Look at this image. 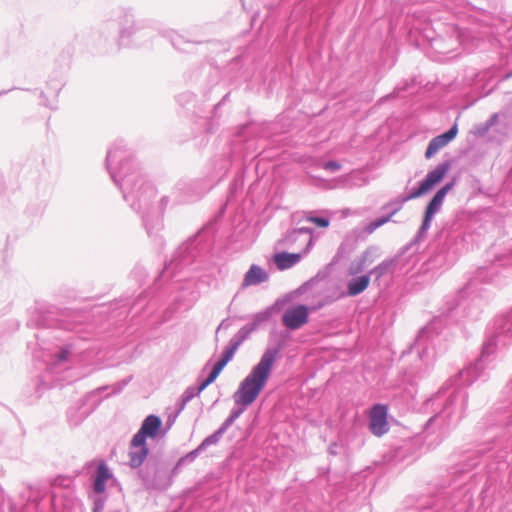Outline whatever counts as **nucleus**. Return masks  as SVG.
Returning a JSON list of instances; mask_svg holds the SVG:
<instances>
[{
  "label": "nucleus",
  "mask_w": 512,
  "mask_h": 512,
  "mask_svg": "<svg viewBox=\"0 0 512 512\" xmlns=\"http://www.w3.org/2000/svg\"><path fill=\"white\" fill-rule=\"evenodd\" d=\"M458 133V125L455 123L448 131L445 133L434 137L428 144L427 149L425 151V157L431 158L434 156L440 149L445 147L450 141H452Z\"/></svg>",
  "instance_id": "nucleus-11"
},
{
  "label": "nucleus",
  "mask_w": 512,
  "mask_h": 512,
  "mask_svg": "<svg viewBox=\"0 0 512 512\" xmlns=\"http://www.w3.org/2000/svg\"><path fill=\"white\" fill-rule=\"evenodd\" d=\"M98 511H99V507H96V508L94 509V512H98Z\"/></svg>",
  "instance_id": "nucleus-35"
},
{
  "label": "nucleus",
  "mask_w": 512,
  "mask_h": 512,
  "mask_svg": "<svg viewBox=\"0 0 512 512\" xmlns=\"http://www.w3.org/2000/svg\"><path fill=\"white\" fill-rule=\"evenodd\" d=\"M368 252H364L361 256L355 258L349 266V274L350 275H358L362 273L366 268V262L368 259Z\"/></svg>",
  "instance_id": "nucleus-21"
},
{
  "label": "nucleus",
  "mask_w": 512,
  "mask_h": 512,
  "mask_svg": "<svg viewBox=\"0 0 512 512\" xmlns=\"http://www.w3.org/2000/svg\"><path fill=\"white\" fill-rule=\"evenodd\" d=\"M396 261L393 259L384 260L378 266L370 271V275L375 277V280H378L384 275L391 274L393 272Z\"/></svg>",
  "instance_id": "nucleus-20"
},
{
  "label": "nucleus",
  "mask_w": 512,
  "mask_h": 512,
  "mask_svg": "<svg viewBox=\"0 0 512 512\" xmlns=\"http://www.w3.org/2000/svg\"><path fill=\"white\" fill-rule=\"evenodd\" d=\"M309 308L304 305H294L285 310L282 324L289 330H297L308 323Z\"/></svg>",
  "instance_id": "nucleus-6"
},
{
  "label": "nucleus",
  "mask_w": 512,
  "mask_h": 512,
  "mask_svg": "<svg viewBox=\"0 0 512 512\" xmlns=\"http://www.w3.org/2000/svg\"><path fill=\"white\" fill-rule=\"evenodd\" d=\"M323 3H330L332 0H319ZM303 9L306 10V12L310 11L311 15H318L320 14V9L317 7L316 0H302L300 3H298L294 9L292 14L297 16Z\"/></svg>",
  "instance_id": "nucleus-16"
},
{
  "label": "nucleus",
  "mask_w": 512,
  "mask_h": 512,
  "mask_svg": "<svg viewBox=\"0 0 512 512\" xmlns=\"http://www.w3.org/2000/svg\"><path fill=\"white\" fill-rule=\"evenodd\" d=\"M329 302H330V301H327V302H321V303H319V304H317V305H315V306H312L310 309H311V310L319 309V308L323 307L325 304H327V303H329Z\"/></svg>",
  "instance_id": "nucleus-30"
},
{
  "label": "nucleus",
  "mask_w": 512,
  "mask_h": 512,
  "mask_svg": "<svg viewBox=\"0 0 512 512\" xmlns=\"http://www.w3.org/2000/svg\"><path fill=\"white\" fill-rule=\"evenodd\" d=\"M302 257V253L281 252L274 255V263L280 270L291 268L297 264Z\"/></svg>",
  "instance_id": "nucleus-14"
},
{
  "label": "nucleus",
  "mask_w": 512,
  "mask_h": 512,
  "mask_svg": "<svg viewBox=\"0 0 512 512\" xmlns=\"http://www.w3.org/2000/svg\"><path fill=\"white\" fill-rule=\"evenodd\" d=\"M490 129V127L485 123L481 128H479L478 130V134L479 135H484L488 130Z\"/></svg>",
  "instance_id": "nucleus-29"
},
{
  "label": "nucleus",
  "mask_w": 512,
  "mask_h": 512,
  "mask_svg": "<svg viewBox=\"0 0 512 512\" xmlns=\"http://www.w3.org/2000/svg\"><path fill=\"white\" fill-rule=\"evenodd\" d=\"M391 219L390 216L385 215L380 218L375 219L374 221L370 222L369 228L371 231L375 230L376 228H379L380 226L384 225Z\"/></svg>",
  "instance_id": "nucleus-25"
},
{
  "label": "nucleus",
  "mask_w": 512,
  "mask_h": 512,
  "mask_svg": "<svg viewBox=\"0 0 512 512\" xmlns=\"http://www.w3.org/2000/svg\"><path fill=\"white\" fill-rule=\"evenodd\" d=\"M106 167L113 182L121 189L124 200L142 215L148 235L157 236L163 227L161 213L168 200L163 197L157 207L153 206L156 190L132 163L131 154L122 140L116 141L108 151Z\"/></svg>",
  "instance_id": "nucleus-1"
},
{
  "label": "nucleus",
  "mask_w": 512,
  "mask_h": 512,
  "mask_svg": "<svg viewBox=\"0 0 512 512\" xmlns=\"http://www.w3.org/2000/svg\"><path fill=\"white\" fill-rule=\"evenodd\" d=\"M498 119V114H492L491 117L487 120L486 124L491 128L493 125L496 124Z\"/></svg>",
  "instance_id": "nucleus-28"
},
{
  "label": "nucleus",
  "mask_w": 512,
  "mask_h": 512,
  "mask_svg": "<svg viewBox=\"0 0 512 512\" xmlns=\"http://www.w3.org/2000/svg\"><path fill=\"white\" fill-rule=\"evenodd\" d=\"M276 357L277 351L274 349H268L264 352L258 364L242 380L239 388L234 393V401L237 405L247 407L257 399L266 386Z\"/></svg>",
  "instance_id": "nucleus-2"
},
{
  "label": "nucleus",
  "mask_w": 512,
  "mask_h": 512,
  "mask_svg": "<svg viewBox=\"0 0 512 512\" xmlns=\"http://www.w3.org/2000/svg\"><path fill=\"white\" fill-rule=\"evenodd\" d=\"M449 168L450 163L448 161L438 164L433 170L428 172L425 179L420 182L419 187L410 193V197H421L428 193L444 178Z\"/></svg>",
  "instance_id": "nucleus-5"
},
{
  "label": "nucleus",
  "mask_w": 512,
  "mask_h": 512,
  "mask_svg": "<svg viewBox=\"0 0 512 512\" xmlns=\"http://www.w3.org/2000/svg\"><path fill=\"white\" fill-rule=\"evenodd\" d=\"M454 186H455V180L447 182L432 197V199L430 200V202L428 203V205L425 209L422 224H421V226L417 232L416 238H415L416 241H421L426 237L427 232L431 226V222L433 220L434 215L440 211V209L443 205L445 196L447 195V193L449 191H451L453 189Z\"/></svg>",
  "instance_id": "nucleus-4"
},
{
  "label": "nucleus",
  "mask_w": 512,
  "mask_h": 512,
  "mask_svg": "<svg viewBox=\"0 0 512 512\" xmlns=\"http://www.w3.org/2000/svg\"><path fill=\"white\" fill-rule=\"evenodd\" d=\"M192 397H193V394H190L189 396H187V397L185 398V400H184V401L186 402V401L190 400Z\"/></svg>",
  "instance_id": "nucleus-32"
},
{
  "label": "nucleus",
  "mask_w": 512,
  "mask_h": 512,
  "mask_svg": "<svg viewBox=\"0 0 512 512\" xmlns=\"http://www.w3.org/2000/svg\"><path fill=\"white\" fill-rule=\"evenodd\" d=\"M361 291L362 290H348L347 295L348 296H356Z\"/></svg>",
  "instance_id": "nucleus-31"
},
{
  "label": "nucleus",
  "mask_w": 512,
  "mask_h": 512,
  "mask_svg": "<svg viewBox=\"0 0 512 512\" xmlns=\"http://www.w3.org/2000/svg\"><path fill=\"white\" fill-rule=\"evenodd\" d=\"M169 37H170L172 45L176 49H179V50H182V51L186 50L184 47H182V45H184V44L190 45L191 44V42H189V41H184L183 37L178 35V34H176V33H172Z\"/></svg>",
  "instance_id": "nucleus-23"
},
{
  "label": "nucleus",
  "mask_w": 512,
  "mask_h": 512,
  "mask_svg": "<svg viewBox=\"0 0 512 512\" xmlns=\"http://www.w3.org/2000/svg\"><path fill=\"white\" fill-rule=\"evenodd\" d=\"M124 34H125V31H122V32H121V38H123V37H124Z\"/></svg>",
  "instance_id": "nucleus-34"
},
{
  "label": "nucleus",
  "mask_w": 512,
  "mask_h": 512,
  "mask_svg": "<svg viewBox=\"0 0 512 512\" xmlns=\"http://www.w3.org/2000/svg\"><path fill=\"white\" fill-rule=\"evenodd\" d=\"M268 279V273L260 266L253 264L245 273L243 286H257Z\"/></svg>",
  "instance_id": "nucleus-13"
},
{
  "label": "nucleus",
  "mask_w": 512,
  "mask_h": 512,
  "mask_svg": "<svg viewBox=\"0 0 512 512\" xmlns=\"http://www.w3.org/2000/svg\"><path fill=\"white\" fill-rule=\"evenodd\" d=\"M322 168L327 170V171H330V172L334 173V172H337V171L340 170L341 164L339 162H337V161L331 160V161L325 162L322 165Z\"/></svg>",
  "instance_id": "nucleus-26"
},
{
  "label": "nucleus",
  "mask_w": 512,
  "mask_h": 512,
  "mask_svg": "<svg viewBox=\"0 0 512 512\" xmlns=\"http://www.w3.org/2000/svg\"><path fill=\"white\" fill-rule=\"evenodd\" d=\"M312 228L300 227L289 231L283 239L284 244L291 245L297 241L304 244L303 253H307L313 246Z\"/></svg>",
  "instance_id": "nucleus-9"
},
{
  "label": "nucleus",
  "mask_w": 512,
  "mask_h": 512,
  "mask_svg": "<svg viewBox=\"0 0 512 512\" xmlns=\"http://www.w3.org/2000/svg\"><path fill=\"white\" fill-rule=\"evenodd\" d=\"M111 478V474L105 464H100L97 470V476L94 482V490L96 493H102L105 490V484L108 479Z\"/></svg>",
  "instance_id": "nucleus-17"
},
{
  "label": "nucleus",
  "mask_w": 512,
  "mask_h": 512,
  "mask_svg": "<svg viewBox=\"0 0 512 512\" xmlns=\"http://www.w3.org/2000/svg\"><path fill=\"white\" fill-rule=\"evenodd\" d=\"M415 198L416 197H410V194L403 197H398L395 200L385 204L382 207V210L386 212V215L392 217L394 214H396L399 210L402 209L405 202Z\"/></svg>",
  "instance_id": "nucleus-19"
},
{
  "label": "nucleus",
  "mask_w": 512,
  "mask_h": 512,
  "mask_svg": "<svg viewBox=\"0 0 512 512\" xmlns=\"http://www.w3.org/2000/svg\"><path fill=\"white\" fill-rule=\"evenodd\" d=\"M388 409L386 405L375 404L369 413V429L377 437H381L389 430L387 421Z\"/></svg>",
  "instance_id": "nucleus-7"
},
{
  "label": "nucleus",
  "mask_w": 512,
  "mask_h": 512,
  "mask_svg": "<svg viewBox=\"0 0 512 512\" xmlns=\"http://www.w3.org/2000/svg\"><path fill=\"white\" fill-rule=\"evenodd\" d=\"M506 45L512 50V27L508 29L505 36Z\"/></svg>",
  "instance_id": "nucleus-27"
},
{
  "label": "nucleus",
  "mask_w": 512,
  "mask_h": 512,
  "mask_svg": "<svg viewBox=\"0 0 512 512\" xmlns=\"http://www.w3.org/2000/svg\"><path fill=\"white\" fill-rule=\"evenodd\" d=\"M370 277V273L354 277L349 281L347 288H367L370 283Z\"/></svg>",
  "instance_id": "nucleus-22"
},
{
  "label": "nucleus",
  "mask_w": 512,
  "mask_h": 512,
  "mask_svg": "<svg viewBox=\"0 0 512 512\" xmlns=\"http://www.w3.org/2000/svg\"><path fill=\"white\" fill-rule=\"evenodd\" d=\"M334 263H329L322 270H320L313 278L302 284L299 288H311L314 285H319L321 282L327 280L331 274Z\"/></svg>",
  "instance_id": "nucleus-18"
},
{
  "label": "nucleus",
  "mask_w": 512,
  "mask_h": 512,
  "mask_svg": "<svg viewBox=\"0 0 512 512\" xmlns=\"http://www.w3.org/2000/svg\"><path fill=\"white\" fill-rule=\"evenodd\" d=\"M162 426L161 419L156 415H149L146 417L139 429L134 436H140V439L146 442V438H155Z\"/></svg>",
  "instance_id": "nucleus-12"
},
{
  "label": "nucleus",
  "mask_w": 512,
  "mask_h": 512,
  "mask_svg": "<svg viewBox=\"0 0 512 512\" xmlns=\"http://www.w3.org/2000/svg\"><path fill=\"white\" fill-rule=\"evenodd\" d=\"M307 221L314 223L319 227L326 228L329 226L330 221L328 218L312 216L311 213L306 217Z\"/></svg>",
  "instance_id": "nucleus-24"
},
{
  "label": "nucleus",
  "mask_w": 512,
  "mask_h": 512,
  "mask_svg": "<svg viewBox=\"0 0 512 512\" xmlns=\"http://www.w3.org/2000/svg\"><path fill=\"white\" fill-rule=\"evenodd\" d=\"M209 439H205L202 443V446L206 445L208 443Z\"/></svg>",
  "instance_id": "nucleus-33"
},
{
  "label": "nucleus",
  "mask_w": 512,
  "mask_h": 512,
  "mask_svg": "<svg viewBox=\"0 0 512 512\" xmlns=\"http://www.w3.org/2000/svg\"><path fill=\"white\" fill-rule=\"evenodd\" d=\"M496 276L495 268L493 266L489 268H479L471 278L469 285L476 286L478 284H489Z\"/></svg>",
  "instance_id": "nucleus-15"
},
{
  "label": "nucleus",
  "mask_w": 512,
  "mask_h": 512,
  "mask_svg": "<svg viewBox=\"0 0 512 512\" xmlns=\"http://www.w3.org/2000/svg\"><path fill=\"white\" fill-rule=\"evenodd\" d=\"M148 447L146 442L140 439V436H133L130 442L129 464L132 468H137L146 459L148 455Z\"/></svg>",
  "instance_id": "nucleus-10"
},
{
  "label": "nucleus",
  "mask_w": 512,
  "mask_h": 512,
  "mask_svg": "<svg viewBox=\"0 0 512 512\" xmlns=\"http://www.w3.org/2000/svg\"><path fill=\"white\" fill-rule=\"evenodd\" d=\"M198 236L182 243L175 251L171 261L165 265L160 274L161 279L175 278L178 271L189 267L200 255Z\"/></svg>",
  "instance_id": "nucleus-3"
},
{
  "label": "nucleus",
  "mask_w": 512,
  "mask_h": 512,
  "mask_svg": "<svg viewBox=\"0 0 512 512\" xmlns=\"http://www.w3.org/2000/svg\"><path fill=\"white\" fill-rule=\"evenodd\" d=\"M238 347H239V342L236 341V342H231L230 345L224 349L220 360L217 363H215V365L213 366V368H212L210 374L208 375V377L206 378V380H204L199 385V387L197 389V394H200L206 387H208L210 384H212L217 379V377L219 376L221 371L224 369V367L233 358Z\"/></svg>",
  "instance_id": "nucleus-8"
}]
</instances>
